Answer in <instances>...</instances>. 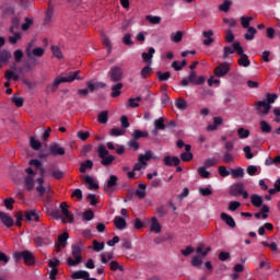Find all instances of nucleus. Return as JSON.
I'll use <instances>...</instances> for the list:
<instances>
[{"label":"nucleus","mask_w":280,"mask_h":280,"mask_svg":"<svg viewBox=\"0 0 280 280\" xmlns=\"http://www.w3.org/2000/svg\"><path fill=\"white\" fill-rule=\"evenodd\" d=\"M260 130H261V132H265L266 135H270V132H272V126H270V124H268V121L261 120L260 121Z\"/></svg>","instance_id":"40"},{"label":"nucleus","mask_w":280,"mask_h":280,"mask_svg":"<svg viewBox=\"0 0 280 280\" xmlns=\"http://www.w3.org/2000/svg\"><path fill=\"white\" fill-rule=\"evenodd\" d=\"M237 135L240 139H248L250 137V131L241 127L237 129Z\"/></svg>","instance_id":"47"},{"label":"nucleus","mask_w":280,"mask_h":280,"mask_svg":"<svg viewBox=\"0 0 280 280\" xmlns=\"http://www.w3.org/2000/svg\"><path fill=\"white\" fill-rule=\"evenodd\" d=\"M34 47V43L30 42L25 48V55L27 58H43L45 56L44 48L37 47L32 49Z\"/></svg>","instance_id":"8"},{"label":"nucleus","mask_w":280,"mask_h":280,"mask_svg":"<svg viewBox=\"0 0 280 280\" xmlns=\"http://www.w3.org/2000/svg\"><path fill=\"white\" fill-rule=\"evenodd\" d=\"M72 249V257H68L67 258V265L70 267L73 266H78L80 264H82V250H84V244L82 243V241H79L77 244H73L71 246Z\"/></svg>","instance_id":"3"},{"label":"nucleus","mask_w":280,"mask_h":280,"mask_svg":"<svg viewBox=\"0 0 280 280\" xmlns=\"http://www.w3.org/2000/svg\"><path fill=\"white\" fill-rule=\"evenodd\" d=\"M128 147L131 148V150H133L135 152H137V150H139L140 148V144H139V141L132 138L131 140L128 141Z\"/></svg>","instance_id":"64"},{"label":"nucleus","mask_w":280,"mask_h":280,"mask_svg":"<svg viewBox=\"0 0 280 280\" xmlns=\"http://www.w3.org/2000/svg\"><path fill=\"white\" fill-rule=\"evenodd\" d=\"M24 183L27 191H32V189H34V177L26 176Z\"/></svg>","instance_id":"51"},{"label":"nucleus","mask_w":280,"mask_h":280,"mask_svg":"<svg viewBox=\"0 0 280 280\" xmlns=\"http://www.w3.org/2000/svg\"><path fill=\"white\" fill-rule=\"evenodd\" d=\"M255 34H257V28L250 26L244 35L245 40H255Z\"/></svg>","instance_id":"31"},{"label":"nucleus","mask_w":280,"mask_h":280,"mask_svg":"<svg viewBox=\"0 0 280 280\" xmlns=\"http://www.w3.org/2000/svg\"><path fill=\"white\" fill-rule=\"evenodd\" d=\"M34 244L36 246H49V244H52L54 236H51V232L49 231V228H44L43 235L36 236L33 240Z\"/></svg>","instance_id":"5"},{"label":"nucleus","mask_w":280,"mask_h":280,"mask_svg":"<svg viewBox=\"0 0 280 280\" xmlns=\"http://www.w3.org/2000/svg\"><path fill=\"white\" fill-rule=\"evenodd\" d=\"M233 49H234V52L236 51V54L238 56H244V48L242 47V44H240V42H235L233 45H232Z\"/></svg>","instance_id":"60"},{"label":"nucleus","mask_w":280,"mask_h":280,"mask_svg":"<svg viewBox=\"0 0 280 280\" xmlns=\"http://www.w3.org/2000/svg\"><path fill=\"white\" fill-rule=\"evenodd\" d=\"M154 54H156V49H154V47H150L149 52H142V60H144L145 65L152 66V58H154Z\"/></svg>","instance_id":"17"},{"label":"nucleus","mask_w":280,"mask_h":280,"mask_svg":"<svg viewBox=\"0 0 280 280\" xmlns=\"http://www.w3.org/2000/svg\"><path fill=\"white\" fill-rule=\"evenodd\" d=\"M180 159L184 163H189V161H194V153L183 152L180 153Z\"/></svg>","instance_id":"54"},{"label":"nucleus","mask_w":280,"mask_h":280,"mask_svg":"<svg viewBox=\"0 0 280 280\" xmlns=\"http://www.w3.org/2000/svg\"><path fill=\"white\" fill-rule=\"evenodd\" d=\"M49 152L52 156H65V148L60 147V144L56 142L50 144Z\"/></svg>","instance_id":"16"},{"label":"nucleus","mask_w":280,"mask_h":280,"mask_svg":"<svg viewBox=\"0 0 280 280\" xmlns=\"http://www.w3.org/2000/svg\"><path fill=\"white\" fill-rule=\"evenodd\" d=\"M163 163L164 165H166L167 167H178V165H180V159L178 156H170L166 155L163 159Z\"/></svg>","instance_id":"13"},{"label":"nucleus","mask_w":280,"mask_h":280,"mask_svg":"<svg viewBox=\"0 0 280 280\" xmlns=\"http://www.w3.org/2000/svg\"><path fill=\"white\" fill-rule=\"evenodd\" d=\"M121 89H124V83L121 82L112 85L110 97H119V95H121Z\"/></svg>","instance_id":"23"},{"label":"nucleus","mask_w":280,"mask_h":280,"mask_svg":"<svg viewBox=\"0 0 280 280\" xmlns=\"http://www.w3.org/2000/svg\"><path fill=\"white\" fill-rule=\"evenodd\" d=\"M80 70L70 71L67 77H57L51 84L46 86L47 93H56L58 91V86L62 84V82H73L75 80H84V78L79 77Z\"/></svg>","instance_id":"1"},{"label":"nucleus","mask_w":280,"mask_h":280,"mask_svg":"<svg viewBox=\"0 0 280 280\" xmlns=\"http://www.w3.org/2000/svg\"><path fill=\"white\" fill-rule=\"evenodd\" d=\"M250 202L253 207H256L257 209H259V207L264 206V198L257 194H254L250 196Z\"/></svg>","instance_id":"22"},{"label":"nucleus","mask_w":280,"mask_h":280,"mask_svg":"<svg viewBox=\"0 0 280 280\" xmlns=\"http://www.w3.org/2000/svg\"><path fill=\"white\" fill-rule=\"evenodd\" d=\"M0 220L8 229L14 226V219H12V217L8 215L5 212H0Z\"/></svg>","instance_id":"18"},{"label":"nucleus","mask_w":280,"mask_h":280,"mask_svg":"<svg viewBox=\"0 0 280 280\" xmlns=\"http://www.w3.org/2000/svg\"><path fill=\"white\" fill-rule=\"evenodd\" d=\"M230 174H232L233 178H244V168H231Z\"/></svg>","instance_id":"39"},{"label":"nucleus","mask_w":280,"mask_h":280,"mask_svg":"<svg viewBox=\"0 0 280 280\" xmlns=\"http://www.w3.org/2000/svg\"><path fill=\"white\" fill-rule=\"evenodd\" d=\"M5 80H14V82L19 81V74L14 73L13 71L7 70L4 73Z\"/></svg>","instance_id":"57"},{"label":"nucleus","mask_w":280,"mask_h":280,"mask_svg":"<svg viewBox=\"0 0 280 280\" xmlns=\"http://www.w3.org/2000/svg\"><path fill=\"white\" fill-rule=\"evenodd\" d=\"M12 102L18 108H22L23 104H25V100L21 96H16V94L13 95Z\"/></svg>","instance_id":"53"},{"label":"nucleus","mask_w":280,"mask_h":280,"mask_svg":"<svg viewBox=\"0 0 280 280\" xmlns=\"http://www.w3.org/2000/svg\"><path fill=\"white\" fill-rule=\"evenodd\" d=\"M89 277H91V273H89V271L85 270H79V271H74L71 275V279H88Z\"/></svg>","instance_id":"26"},{"label":"nucleus","mask_w":280,"mask_h":280,"mask_svg":"<svg viewBox=\"0 0 280 280\" xmlns=\"http://www.w3.org/2000/svg\"><path fill=\"white\" fill-rule=\"evenodd\" d=\"M117 180H119V178H117L116 175H110L107 184L103 187L104 191H114L115 187H117Z\"/></svg>","instance_id":"15"},{"label":"nucleus","mask_w":280,"mask_h":280,"mask_svg":"<svg viewBox=\"0 0 280 280\" xmlns=\"http://www.w3.org/2000/svg\"><path fill=\"white\" fill-rule=\"evenodd\" d=\"M96 152H97L100 159L109 156V152L106 150V145H104V144H100L96 149Z\"/></svg>","instance_id":"38"},{"label":"nucleus","mask_w":280,"mask_h":280,"mask_svg":"<svg viewBox=\"0 0 280 280\" xmlns=\"http://www.w3.org/2000/svg\"><path fill=\"white\" fill-rule=\"evenodd\" d=\"M238 65L240 67H250V59H248V55H241L238 58Z\"/></svg>","instance_id":"37"},{"label":"nucleus","mask_w":280,"mask_h":280,"mask_svg":"<svg viewBox=\"0 0 280 280\" xmlns=\"http://www.w3.org/2000/svg\"><path fill=\"white\" fill-rule=\"evenodd\" d=\"M156 75H158L159 82H167L170 78H172V73L170 71H166V72L158 71Z\"/></svg>","instance_id":"35"},{"label":"nucleus","mask_w":280,"mask_h":280,"mask_svg":"<svg viewBox=\"0 0 280 280\" xmlns=\"http://www.w3.org/2000/svg\"><path fill=\"white\" fill-rule=\"evenodd\" d=\"M155 130H165L167 126H165V120L163 118H159L154 120Z\"/></svg>","instance_id":"44"},{"label":"nucleus","mask_w":280,"mask_h":280,"mask_svg":"<svg viewBox=\"0 0 280 280\" xmlns=\"http://www.w3.org/2000/svg\"><path fill=\"white\" fill-rule=\"evenodd\" d=\"M230 196H243L244 200L248 199V191L244 190V183H236L230 187Z\"/></svg>","instance_id":"9"},{"label":"nucleus","mask_w":280,"mask_h":280,"mask_svg":"<svg viewBox=\"0 0 280 280\" xmlns=\"http://www.w3.org/2000/svg\"><path fill=\"white\" fill-rule=\"evenodd\" d=\"M114 224H115L116 229H119V231H124V229H126V226H127L126 219H124L121 217H115Z\"/></svg>","instance_id":"25"},{"label":"nucleus","mask_w":280,"mask_h":280,"mask_svg":"<svg viewBox=\"0 0 280 280\" xmlns=\"http://www.w3.org/2000/svg\"><path fill=\"white\" fill-rule=\"evenodd\" d=\"M77 137L81 141H86V139H89V137H91V132L80 130V131L77 132Z\"/></svg>","instance_id":"63"},{"label":"nucleus","mask_w":280,"mask_h":280,"mask_svg":"<svg viewBox=\"0 0 280 280\" xmlns=\"http://www.w3.org/2000/svg\"><path fill=\"white\" fill-rule=\"evenodd\" d=\"M110 137H124L126 129L113 128L109 131Z\"/></svg>","instance_id":"48"},{"label":"nucleus","mask_w":280,"mask_h":280,"mask_svg":"<svg viewBox=\"0 0 280 280\" xmlns=\"http://www.w3.org/2000/svg\"><path fill=\"white\" fill-rule=\"evenodd\" d=\"M32 25H34V20L32 18H25L22 24V32H27Z\"/></svg>","instance_id":"45"},{"label":"nucleus","mask_w":280,"mask_h":280,"mask_svg":"<svg viewBox=\"0 0 280 280\" xmlns=\"http://www.w3.org/2000/svg\"><path fill=\"white\" fill-rule=\"evenodd\" d=\"M254 20L255 19L253 16H246V15L241 16L242 27H244V30H248V27H252L250 26V21H254Z\"/></svg>","instance_id":"33"},{"label":"nucleus","mask_w":280,"mask_h":280,"mask_svg":"<svg viewBox=\"0 0 280 280\" xmlns=\"http://www.w3.org/2000/svg\"><path fill=\"white\" fill-rule=\"evenodd\" d=\"M60 210L62 215H65V218L62 219L63 224H66V222H68L69 224H73L74 218H73V213L69 211V205H67V202L65 201L61 202Z\"/></svg>","instance_id":"10"},{"label":"nucleus","mask_w":280,"mask_h":280,"mask_svg":"<svg viewBox=\"0 0 280 280\" xmlns=\"http://www.w3.org/2000/svg\"><path fill=\"white\" fill-rule=\"evenodd\" d=\"M171 40L173 43H180V40H183V31H177L176 33H172Z\"/></svg>","instance_id":"49"},{"label":"nucleus","mask_w":280,"mask_h":280,"mask_svg":"<svg viewBox=\"0 0 280 280\" xmlns=\"http://www.w3.org/2000/svg\"><path fill=\"white\" fill-rule=\"evenodd\" d=\"M196 253L198 255H201V257H207V255H209V253H211V247H207L205 249V244H200L197 248H196Z\"/></svg>","instance_id":"34"},{"label":"nucleus","mask_w":280,"mask_h":280,"mask_svg":"<svg viewBox=\"0 0 280 280\" xmlns=\"http://www.w3.org/2000/svg\"><path fill=\"white\" fill-rule=\"evenodd\" d=\"M30 145L33 150H40V148H43V144L40 143V141L36 140V138L34 137H31Z\"/></svg>","instance_id":"52"},{"label":"nucleus","mask_w":280,"mask_h":280,"mask_svg":"<svg viewBox=\"0 0 280 280\" xmlns=\"http://www.w3.org/2000/svg\"><path fill=\"white\" fill-rule=\"evenodd\" d=\"M10 58H12V54L8 50L0 51V65H5L9 62Z\"/></svg>","instance_id":"32"},{"label":"nucleus","mask_w":280,"mask_h":280,"mask_svg":"<svg viewBox=\"0 0 280 280\" xmlns=\"http://www.w3.org/2000/svg\"><path fill=\"white\" fill-rule=\"evenodd\" d=\"M67 240H69V234L63 232L58 236V245H56L57 253H60L62 248H67Z\"/></svg>","instance_id":"14"},{"label":"nucleus","mask_w":280,"mask_h":280,"mask_svg":"<svg viewBox=\"0 0 280 280\" xmlns=\"http://www.w3.org/2000/svg\"><path fill=\"white\" fill-rule=\"evenodd\" d=\"M233 161H235V158L233 156V154H231V152H229V151H225L223 153V162L229 164V163H233Z\"/></svg>","instance_id":"62"},{"label":"nucleus","mask_w":280,"mask_h":280,"mask_svg":"<svg viewBox=\"0 0 280 280\" xmlns=\"http://www.w3.org/2000/svg\"><path fill=\"white\" fill-rule=\"evenodd\" d=\"M132 139H136V141H139V139H148L150 137V133L148 131H141L139 129L133 130L131 133Z\"/></svg>","instance_id":"24"},{"label":"nucleus","mask_w":280,"mask_h":280,"mask_svg":"<svg viewBox=\"0 0 280 280\" xmlns=\"http://www.w3.org/2000/svg\"><path fill=\"white\" fill-rule=\"evenodd\" d=\"M13 259L15 261H21V259H23L26 266H34V264H36V258L30 250L15 252L13 254Z\"/></svg>","instance_id":"4"},{"label":"nucleus","mask_w":280,"mask_h":280,"mask_svg":"<svg viewBox=\"0 0 280 280\" xmlns=\"http://www.w3.org/2000/svg\"><path fill=\"white\" fill-rule=\"evenodd\" d=\"M109 266H110V270L113 272H117V270H119V272H124V266L119 265V262H117V260H112L109 262Z\"/></svg>","instance_id":"43"},{"label":"nucleus","mask_w":280,"mask_h":280,"mask_svg":"<svg viewBox=\"0 0 280 280\" xmlns=\"http://www.w3.org/2000/svg\"><path fill=\"white\" fill-rule=\"evenodd\" d=\"M277 94L267 93V102L266 101H258L254 104V109L256 110V115L264 117L270 113L272 108V104L277 102Z\"/></svg>","instance_id":"2"},{"label":"nucleus","mask_w":280,"mask_h":280,"mask_svg":"<svg viewBox=\"0 0 280 280\" xmlns=\"http://www.w3.org/2000/svg\"><path fill=\"white\" fill-rule=\"evenodd\" d=\"M202 36L206 38L203 39L202 44L206 46V47H209V45H211L212 43H214V39L213 37V32L211 30L209 31H203L202 32Z\"/></svg>","instance_id":"21"},{"label":"nucleus","mask_w":280,"mask_h":280,"mask_svg":"<svg viewBox=\"0 0 280 280\" xmlns=\"http://www.w3.org/2000/svg\"><path fill=\"white\" fill-rule=\"evenodd\" d=\"M150 73H152V67L147 65L144 68H142L140 75L143 80H145Z\"/></svg>","instance_id":"56"},{"label":"nucleus","mask_w":280,"mask_h":280,"mask_svg":"<svg viewBox=\"0 0 280 280\" xmlns=\"http://www.w3.org/2000/svg\"><path fill=\"white\" fill-rule=\"evenodd\" d=\"M107 77L109 78V81L119 83L124 80V69L119 66H114L108 71Z\"/></svg>","instance_id":"7"},{"label":"nucleus","mask_w":280,"mask_h":280,"mask_svg":"<svg viewBox=\"0 0 280 280\" xmlns=\"http://www.w3.org/2000/svg\"><path fill=\"white\" fill-rule=\"evenodd\" d=\"M124 45H127V47H131V45H135V42H132V35L130 33H126L122 37Z\"/></svg>","instance_id":"55"},{"label":"nucleus","mask_w":280,"mask_h":280,"mask_svg":"<svg viewBox=\"0 0 280 280\" xmlns=\"http://www.w3.org/2000/svg\"><path fill=\"white\" fill-rule=\"evenodd\" d=\"M54 19V7L49 4L48 10L45 13L44 25H49Z\"/></svg>","instance_id":"27"},{"label":"nucleus","mask_w":280,"mask_h":280,"mask_svg":"<svg viewBox=\"0 0 280 280\" xmlns=\"http://www.w3.org/2000/svg\"><path fill=\"white\" fill-rule=\"evenodd\" d=\"M152 159H156V158H154V152L152 150H149L145 152V154H140L138 156V161L140 163H142V165H148V161H150Z\"/></svg>","instance_id":"20"},{"label":"nucleus","mask_w":280,"mask_h":280,"mask_svg":"<svg viewBox=\"0 0 280 280\" xmlns=\"http://www.w3.org/2000/svg\"><path fill=\"white\" fill-rule=\"evenodd\" d=\"M229 71H231V66H229V62L224 61L214 68V75L217 78H224Z\"/></svg>","instance_id":"12"},{"label":"nucleus","mask_w":280,"mask_h":280,"mask_svg":"<svg viewBox=\"0 0 280 280\" xmlns=\"http://www.w3.org/2000/svg\"><path fill=\"white\" fill-rule=\"evenodd\" d=\"M101 159V165H104V167H109V165H113L115 161V155H106L105 158Z\"/></svg>","instance_id":"36"},{"label":"nucleus","mask_w":280,"mask_h":280,"mask_svg":"<svg viewBox=\"0 0 280 280\" xmlns=\"http://www.w3.org/2000/svg\"><path fill=\"white\" fill-rule=\"evenodd\" d=\"M104 246H106V243L104 242H97V241H93V250H95V253H100L102 250H104Z\"/></svg>","instance_id":"58"},{"label":"nucleus","mask_w":280,"mask_h":280,"mask_svg":"<svg viewBox=\"0 0 280 280\" xmlns=\"http://www.w3.org/2000/svg\"><path fill=\"white\" fill-rule=\"evenodd\" d=\"M86 170H93V161L86 160L85 162L81 163L79 172H81V174H86Z\"/></svg>","instance_id":"30"},{"label":"nucleus","mask_w":280,"mask_h":280,"mask_svg":"<svg viewBox=\"0 0 280 280\" xmlns=\"http://www.w3.org/2000/svg\"><path fill=\"white\" fill-rule=\"evenodd\" d=\"M219 10L220 12H229V10H231V1L224 0V2L219 5Z\"/></svg>","instance_id":"61"},{"label":"nucleus","mask_w":280,"mask_h":280,"mask_svg":"<svg viewBox=\"0 0 280 280\" xmlns=\"http://www.w3.org/2000/svg\"><path fill=\"white\" fill-rule=\"evenodd\" d=\"M98 124H108V110H102L97 116Z\"/></svg>","instance_id":"41"},{"label":"nucleus","mask_w":280,"mask_h":280,"mask_svg":"<svg viewBox=\"0 0 280 280\" xmlns=\"http://www.w3.org/2000/svg\"><path fill=\"white\" fill-rule=\"evenodd\" d=\"M151 222V231H153V233H161V224L159 223V220L153 217Z\"/></svg>","instance_id":"42"},{"label":"nucleus","mask_w":280,"mask_h":280,"mask_svg":"<svg viewBox=\"0 0 280 280\" xmlns=\"http://www.w3.org/2000/svg\"><path fill=\"white\" fill-rule=\"evenodd\" d=\"M175 106L178 108V110H185L187 108V101L184 98H177L175 101Z\"/></svg>","instance_id":"50"},{"label":"nucleus","mask_w":280,"mask_h":280,"mask_svg":"<svg viewBox=\"0 0 280 280\" xmlns=\"http://www.w3.org/2000/svg\"><path fill=\"white\" fill-rule=\"evenodd\" d=\"M114 257L113 252H107V253H102L101 254V261L103 264H108V261H110Z\"/></svg>","instance_id":"46"},{"label":"nucleus","mask_w":280,"mask_h":280,"mask_svg":"<svg viewBox=\"0 0 280 280\" xmlns=\"http://www.w3.org/2000/svg\"><path fill=\"white\" fill-rule=\"evenodd\" d=\"M221 220L225 222V224L230 226V229H235L237 226V223H235V219H233V217H231L226 212L221 213Z\"/></svg>","instance_id":"19"},{"label":"nucleus","mask_w":280,"mask_h":280,"mask_svg":"<svg viewBox=\"0 0 280 280\" xmlns=\"http://www.w3.org/2000/svg\"><path fill=\"white\" fill-rule=\"evenodd\" d=\"M147 185L145 184H139L138 185V189L136 190V196L137 198H139L140 200H143V198H145V189H147Z\"/></svg>","instance_id":"29"},{"label":"nucleus","mask_w":280,"mask_h":280,"mask_svg":"<svg viewBox=\"0 0 280 280\" xmlns=\"http://www.w3.org/2000/svg\"><path fill=\"white\" fill-rule=\"evenodd\" d=\"M84 183L86 185H89V189L93 190V189H100V184L95 183V180H93V177L86 175L84 177Z\"/></svg>","instance_id":"28"},{"label":"nucleus","mask_w":280,"mask_h":280,"mask_svg":"<svg viewBox=\"0 0 280 280\" xmlns=\"http://www.w3.org/2000/svg\"><path fill=\"white\" fill-rule=\"evenodd\" d=\"M42 212L39 210H26L24 213V220L26 222H39Z\"/></svg>","instance_id":"11"},{"label":"nucleus","mask_w":280,"mask_h":280,"mask_svg":"<svg viewBox=\"0 0 280 280\" xmlns=\"http://www.w3.org/2000/svg\"><path fill=\"white\" fill-rule=\"evenodd\" d=\"M205 77H198L196 74V71L191 70L188 79L185 78L180 81V86H187L188 84H194V85H200V84H205Z\"/></svg>","instance_id":"6"},{"label":"nucleus","mask_w":280,"mask_h":280,"mask_svg":"<svg viewBox=\"0 0 280 280\" xmlns=\"http://www.w3.org/2000/svg\"><path fill=\"white\" fill-rule=\"evenodd\" d=\"M199 176H201V178H209V176H211V173L209 171H207L206 166H200L197 170Z\"/></svg>","instance_id":"59"}]
</instances>
